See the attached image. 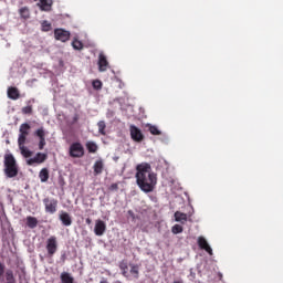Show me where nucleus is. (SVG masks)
I'll return each mask as SVG.
<instances>
[{
  "label": "nucleus",
  "instance_id": "40",
  "mask_svg": "<svg viewBox=\"0 0 283 283\" xmlns=\"http://www.w3.org/2000/svg\"><path fill=\"white\" fill-rule=\"evenodd\" d=\"M99 283H108L107 280L103 279Z\"/></svg>",
  "mask_w": 283,
  "mask_h": 283
},
{
  "label": "nucleus",
  "instance_id": "36",
  "mask_svg": "<svg viewBox=\"0 0 283 283\" xmlns=\"http://www.w3.org/2000/svg\"><path fill=\"white\" fill-rule=\"evenodd\" d=\"M108 190H109V191H118V184H112V185L108 187Z\"/></svg>",
  "mask_w": 283,
  "mask_h": 283
},
{
  "label": "nucleus",
  "instance_id": "16",
  "mask_svg": "<svg viewBox=\"0 0 283 283\" xmlns=\"http://www.w3.org/2000/svg\"><path fill=\"white\" fill-rule=\"evenodd\" d=\"M61 283H74V276L69 272H62L60 275Z\"/></svg>",
  "mask_w": 283,
  "mask_h": 283
},
{
  "label": "nucleus",
  "instance_id": "26",
  "mask_svg": "<svg viewBox=\"0 0 283 283\" xmlns=\"http://www.w3.org/2000/svg\"><path fill=\"white\" fill-rule=\"evenodd\" d=\"M139 269L140 268L137 264H132L130 265V274L134 275L135 280H138Z\"/></svg>",
  "mask_w": 283,
  "mask_h": 283
},
{
  "label": "nucleus",
  "instance_id": "32",
  "mask_svg": "<svg viewBox=\"0 0 283 283\" xmlns=\"http://www.w3.org/2000/svg\"><path fill=\"white\" fill-rule=\"evenodd\" d=\"M72 46L75 50H83V42H81L78 39H74L72 42Z\"/></svg>",
  "mask_w": 283,
  "mask_h": 283
},
{
  "label": "nucleus",
  "instance_id": "17",
  "mask_svg": "<svg viewBox=\"0 0 283 283\" xmlns=\"http://www.w3.org/2000/svg\"><path fill=\"white\" fill-rule=\"evenodd\" d=\"M175 220H176V222H180L181 224H185V222H187V220H188L187 213L176 211L175 212Z\"/></svg>",
  "mask_w": 283,
  "mask_h": 283
},
{
  "label": "nucleus",
  "instance_id": "21",
  "mask_svg": "<svg viewBox=\"0 0 283 283\" xmlns=\"http://www.w3.org/2000/svg\"><path fill=\"white\" fill-rule=\"evenodd\" d=\"M86 149L88 154H96L98 151V145H96L94 142H87Z\"/></svg>",
  "mask_w": 283,
  "mask_h": 283
},
{
  "label": "nucleus",
  "instance_id": "12",
  "mask_svg": "<svg viewBox=\"0 0 283 283\" xmlns=\"http://www.w3.org/2000/svg\"><path fill=\"white\" fill-rule=\"evenodd\" d=\"M59 220L62 222L63 227H72V216H70V213L61 211Z\"/></svg>",
  "mask_w": 283,
  "mask_h": 283
},
{
  "label": "nucleus",
  "instance_id": "7",
  "mask_svg": "<svg viewBox=\"0 0 283 283\" xmlns=\"http://www.w3.org/2000/svg\"><path fill=\"white\" fill-rule=\"evenodd\" d=\"M71 33L70 31H66L65 29H55L54 30V38L56 41H61L62 43H65L70 41Z\"/></svg>",
  "mask_w": 283,
  "mask_h": 283
},
{
  "label": "nucleus",
  "instance_id": "15",
  "mask_svg": "<svg viewBox=\"0 0 283 283\" xmlns=\"http://www.w3.org/2000/svg\"><path fill=\"white\" fill-rule=\"evenodd\" d=\"M109 66V62H107V57L103 54L98 56V70L99 72H107V67Z\"/></svg>",
  "mask_w": 283,
  "mask_h": 283
},
{
  "label": "nucleus",
  "instance_id": "10",
  "mask_svg": "<svg viewBox=\"0 0 283 283\" xmlns=\"http://www.w3.org/2000/svg\"><path fill=\"white\" fill-rule=\"evenodd\" d=\"M198 247L209 253V255H213V250L211 249V245H209V242H207V239L205 237L198 238Z\"/></svg>",
  "mask_w": 283,
  "mask_h": 283
},
{
  "label": "nucleus",
  "instance_id": "2",
  "mask_svg": "<svg viewBox=\"0 0 283 283\" xmlns=\"http://www.w3.org/2000/svg\"><path fill=\"white\" fill-rule=\"evenodd\" d=\"M4 174L7 178H17L19 176V167H17V159L12 154L4 156Z\"/></svg>",
  "mask_w": 283,
  "mask_h": 283
},
{
  "label": "nucleus",
  "instance_id": "13",
  "mask_svg": "<svg viewBox=\"0 0 283 283\" xmlns=\"http://www.w3.org/2000/svg\"><path fill=\"white\" fill-rule=\"evenodd\" d=\"M35 1H39L38 6L40 7V10H42V12H50L52 10V4H53L52 0H35Z\"/></svg>",
  "mask_w": 283,
  "mask_h": 283
},
{
  "label": "nucleus",
  "instance_id": "41",
  "mask_svg": "<svg viewBox=\"0 0 283 283\" xmlns=\"http://www.w3.org/2000/svg\"><path fill=\"white\" fill-rule=\"evenodd\" d=\"M8 283H17V281L15 282H8Z\"/></svg>",
  "mask_w": 283,
  "mask_h": 283
},
{
  "label": "nucleus",
  "instance_id": "14",
  "mask_svg": "<svg viewBox=\"0 0 283 283\" xmlns=\"http://www.w3.org/2000/svg\"><path fill=\"white\" fill-rule=\"evenodd\" d=\"M8 98H11V101H19L21 98V93H19V88L14 86H10L7 91Z\"/></svg>",
  "mask_w": 283,
  "mask_h": 283
},
{
  "label": "nucleus",
  "instance_id": "6",
  "mask_svg": "<svg viewBox=\"0 0 283 283\" xmlns=\"http://www.w3.org/2000/svg\"><path fill=\"white\" fill-rule=\"evenodd\" d=\"M129 133H130V138L135 143H143V140H145V135H143V132L138 127H136V125L129 126Z\"/></svg>",
  "mask_w": 283,
  "mask_h": 283
},
{
  "label": "nucleus",
  "instance_id": "39",
  "mask_svg": "<svg viewBox=\"0 0 283 283\" xmlns=\"http://www.w3.org/2000/svg\"><path fill=\"white\" fill-rule=\"evenodd\" d=\"M128 214L132 216V218H134V211L129 210Z\"/></svg>",
  "mask_w": 283,
  "mask_h": 283
},
{
  "label": "nucleus",
  "instance_id": "9",
  "mask_svg": "<svg viewBox=\"0 0 283 283\" xmlns=\"http://www.w3.org/2000/svg\"><path fill=\"white\" fill-rule=\"evenodd\" d=\"M34 136L39 138V149H44L46 143H45V128L40 127L34 132Z\"/></svg>",
  "mask_w": 283,
  "mask_h": 283
},
{
  "label": "nucleus",
  "instance_id": "38",
  "mask_svg": "<svg viewBox=\"0 0 283 283\" xmlns=\"http://www.w3.org/2000/svg\"><path fill=\"white\" fill-rule=\"evenodd\" d=\"M85 222H86V224H92V219L87 218V219L85 220Z\"/></svg>",
  "mask_w": 283,
  "mask_h": 283
},
{
  "label": "nucleus",
  "instance_id": "8",
  "mask_svg": "<svg viewBox=\"0 0 283 283\" xmlns=\"http://www.w3.org/2000/svg\"><path fill=\"white\" fill-rule=\"evenodd\" d=\"M45 160H48V155L43 153H38L35 157L27 160V165H30V166L34 164L41 165L42 163H45Z\"/></svg>",
  "mask_w": 283,
  "mask_h": 283
},
{
  "label": "nucleus",
  "instance_id": "18",
  "mask_svg": "<svg viewBox=\"0 0 283 283\" xmlns=\"http://www.w3.org/2000/svg\"><path fill=\"white\" fill-rule=\"evenodd\" d=\"M41 182H48L50 180V170L48 168H42L39 174Z\"/></svg>",
  "mask_w": 283,
  "mask_h": 283
},
{
  "label": "nucleus",
  "instance_id": "29",
  "mask_svg": "<svg viewBox=\"0 0 283 283\" xmlns=\"http://www.w3.org/2000/svg\"><path fill=\"white\" fill-rule=\"evenodd\" d=\"M42 32H50L52 30V24L48 22V20H44L41 24Z\"/></svg>",
  "mask_w": 283,
  "mask_h": 283
},
{
  "label": "nucleus",
  "instance_id": "23",
  "mask_svg": "<svg viewBox=\"0 0 283 283\" xmlns=\"http://www.w3.org/2000/svg\"><path fill=\"white\" fill-rule=\"evenodd\" d=\"M19 14L21 19H30V8L22 7L19 9Z\"/></svg>",
  "mask_w": 283,
  "mask_h": 283
},
{
  "label": "nucleus",
  "instance_id": "3",
  "mask_svg": "<svg viewBox=\"0 0 283 283\" xmlns=\"http://www.w3.org/2000/svg\"><path fill=\"white\" fill-rule=\"evenodd\" d=\"M43 205H44V210L45 213H51L54 214L56 213L57 209H59V200L52 197H45L42 200Z\"/></svg>",
  "mask_w": 283,
  "mask_h": 283
},
{
  "label": "nucleus",
  "instance_id": "20",
  "mask_svg": "<svg viewBox=\"0 0 283 283\" xmlns=\"http://www.w3.org/2000/svg\"><path fill=\"white\" fill-rule=\"evenodd\" d=\"M39 220L35 217H27V226L29 229H36Z\"/></svg>",
  "mask_w": 283,
  "mask_h": 283
},
{
  "label": "nucleus",
  "instance_id": "27",
  "mask_svg": "<svg viewBox=\"0 0 283 283\" xmlns=\"http://www.w3.org/2000/svg\"><path fill=\"white\" fill-rule=\"evenodd\" d=\"M20 151L24 158H30L32 156V151L25 146H21Z\"/></svg>",
  "mask_w": 283,
  "mask_h": 283
},
{
  "label": "nucleus",
  "instance_id": "4",
  "mask_svg": "<svg viewBox=\"0 0 283 283\" xmlns=\"http://www.w3.org/2000/svg\"><path fill=\"white\" fill-rule=\"evenodd\" d=\"M69 154L71 158H83V156H85V148L83 147V144L75 142L71 144Z\"/></svg>",
  "mask_w": 283,
  "mask_h": 283
},
{
  "label": "nucleus",
  "instance_id": "1",
  "mask_svg": "<svg viewBox=\"0 0 283 283\" xmlns=\"http://www.w3.org/2000/svg\"><path fill=\"white\" fill-rule=\"evenodd\" d=\"M136 182L144 193H151L158 185V175L153 172L151 165L143 163L136 166Z\"/></svg>",
  "mask_w": 283,
  "mask_h": 283
},
{
  "label": "nucleus",
  "instance_id": "22",
  "mask_svg": "<svg viewBox=\"0 0 283 283\" xmlns=\"http://www.w3.org/2000/svg\"><path fill=\"white\" fill-rule=\"evenodd\" d=\"M97 127L98 134H101V136H107V132H105V129H107V124H105V120H99L97 123Z\"/></svg>",
  "mask_w": 283,
  "mask_h": 283
},
{
  "label": "nucleus",
  "instance_id": "19",
  "mask_svg": "<svg viewBox=\"0 0 283 283\" xmlns=\"http://www.w3.org/2000/svg\"><path fill=\"white\" fill-rule=\"evenodd\" d=\"M105 167V165L103 164V160H97L95 161L93 169H94V174L96 176H98L99 174H103V168Z\"/></svg>",
  "mask_w": 283,
  "mask_h": 283
},
{
  "label": "nucleus",
  "instance_id": "5",
  "mask_svg": "<svg viewBox=\"0 0 283 283\" xmlns=\"http://www.w3.org/2000/svg\"><path fill=\"white\" fill-rule=\"evenodd\" d=\"M46 251L49 258H53L56 251H59V241H56V237L52 235L46 240Z\"/></svg>",
  "mask_w": 283,
  "mask_h": 283
},
{
  "label": "nucleus",
  "instance_id": "25",
  "mask_svg": "<svg viewBox=\"0 0 283 283\" xmlns=\"http://www.w3.org/2000/svg\"><path fill=\"white\" fill-rule=\"evenodd\" d=\"M147 127H148V132H149L153 136H160V134H163V133L160 132V129H158V126H154V125H151V124H148Z\"/></svg>",
  "mask_w": 283,
  "mask_h": 283
},
{
  "label": "nucleus",
  "instance_id": "30",
  "mask_svg": "<svg viewBox=\"0 0 283 283\" xmlns=\"http://www.w3.org/2000/svg\"><path fill=\"white\" fill-rule=\"evenodd\" d=\"M93 90H103V82L101 80H94L92 82Z\"/></svg>",
  "mask_w": 283,
  "mask_h": 283
},
{
  "label": "nucleus",
  "instance_id": "11",
  "mask_svg": "<svg viewBox=\"0 0 283 283\" xmlns=\"http://www.w3.org/2000/svg\"><path fill=\"white\" fill-rule=\"evenodd\" d=\"M105 231H107V226L105 224V221L96 220L94 228L95 235H104Z\"/></svg>",
  "mask_w": 283,
  "mask_h": 283
},
{
  "label": "nucleus",
  "instance_id": "35",
  "mask_svg": "<svg viewBox=\"0 0 283 283\" xmlns=\"http://www.w3.org/2000/svg\"><path fill=\"white\" fill-rule=\"evenodd\" d=\"M32 112H33L32 105L22 107V114L30 115L32 114Z\"/></svg>",
  "mask_w": 283,
  "mask_h": 283
},
{
  "label": "nucleus",
  "instance_id": "31",
  "mask_svg": "<svg viewBox=\"0 0 283 283\" xmlns=\"http://www.w3.org/2000/svg\"><path fill=\"white\" fill-rule=\"evenodd\" d=\"M6 280H7V283H8V282H17V281L14 280V273L12 272V270H8V271L6 272Z\"/></svg>",
  "mask_w": 283,
  "mask_h": 283
},
{
  "label": "nucleus",
  "instance_id": "33",
  "mask_svg": "<svg viewBox=\"0 0 283 283\" xmlns=\"http://www.w3.org/2000/svg\"><path fill=\"white\" fill-rule=\"evenodd\" d=\"M27 138H28L27 135H19V138H18L19 148H20V147H25V140H27Z\"/></svg>",
  "mask_w": 283,
  "mask_h": 283
},
{
  "label": "nucleus",
  "instance_id": "24",
  "mask_svg": "<svg viewBox=\"0 0 283 283\" xmlns=\"http://www.w3.org/2000/svg\"><path fill=\"white\" fill-rule=\"evenodd\" d=\"M30 134V124L24 123L20 126V136H29Z\"/></svg>",
  "mask_w": 283,
  "mask_h": 283
},
{
  "label": "nucleus",
  "instance_id": "28",
  "mask_svg": "<svg viewBox=\"0 0 283 283\" xmlns=\"http://www.w3.org/2000/svg\"><path fill=\"white\" fill-rule=\"evenodd\" d=\"M119 269H120V271H122V275L124 276V277H129V274H128V272H127V270L129 269L128 268V265H127V263H120L119 264Z\"/></svg>",
  "mask_w": 283,
  "mask_h": 283
},
{
  "label": "nucleus",
  "instance_id": "34",
  "mask_svg": "<svg viewBox=\"0 0 283 283\" xmlns=\"http://www.w3.org/2000/svg\"><path fill=\"white\" fill-rule=\"evenodd\" d=\"M171 231L175 235H178V233H182L184 231V228L180 224H175L172 228H171Z\"/></svg>",
  "mask_w": 283,
  "mask_h": 283
},
{
  "label": "nucleus",
  "instance_id": "37",
  "mask_svg": "<svg viewBox=\"0 0 283 283\" xmlns=\"http://www.w3.org/2000/svg\"><path fill=\"white\" fill-rule=\"evenodd\" d=\"M81 118V116L78 115V113H76L74 116H73V120H72V125H76V123H78V119Z\"/></svg>",
  "mask_w": 283,
  "mask_h": 283
}]
</instances>
